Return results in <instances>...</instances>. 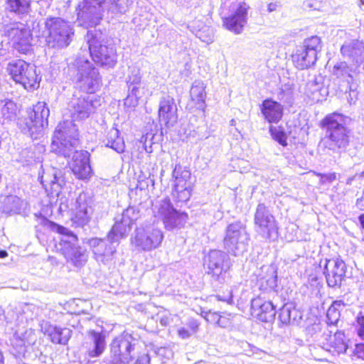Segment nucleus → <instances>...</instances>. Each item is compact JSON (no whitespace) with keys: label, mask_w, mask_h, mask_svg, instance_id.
I'll use <instances>...</instances> for the list:
<instances>
[{"label":"nucleus","mask_w":364,"mask_h":364,"mask_svg":"<svg viewBox=\"0 0 364 364\" xmlns=\"http://www.w3.org/2000/svg\"><path fill=\"white\" fill-rule=\"evenodd\" d=\"M324 348L333 355L345 353L348 349V344L344 333L336 331L333 336H329Z\"/></svg>","instance_id":"36"},{"label":"nucleus","mask_w":364,"mask_h":364,"mask_svg":"<svg viewBox=\"0 0 364 364\" xmlns=\"http://www.w3.org/2000/svg\"><path fill=\"white\" fill-rule=\"evenodd\" d=\"M27 208V202L16 196H8L0 200V210L9 215L25 214Z\"/></svg>","instance_id":"32"},{"label":"nucleus","mask_w":364,"mask_h":364,"mask_svg":"<svg viewBox=\"0 0 364 364\" xmlns=\"http://www.w3.org/2000/svg\"><path fill=\"white\" fill-rule=\"evenodd\" d=\"M76 12L79 24L85 27L98 25L106 14L100 0H81Z\"/></svg>","instance_id":"11"},{"label":"nucleus","mask_w":364,"mask_h":364,"mask_svg":"<svg viewBox=\"0 0 364 364\" xmlns=\"http://www.w3.org/2000/svg\"><path fill=\"white\" fill-rule=\"evenodd\" d=\"M279 318L285 324H299L302 314L293 304L286 303L280 309Z\"/></svg>","instance_id":"37"},{"label":"nucleus","mask_w":364,"mask_h":364,"mask_svg":"<svg viewBox=\"0 0 364 364\" xmlns=\"http://www.w3.org/2000/svg\"><path fill=\"white\" fill-rule=\"evenodd\" d=\"M344 58L355 63L364 61V43L358 40L346 42L341 48Z\"/></svg>","instance_id":"33"},{"label":"nucleus","mask_w":364,"mask_h":364,"mask_svg":"<svg viewBox=\"0 0 364 364\" xmlns=\"http://www.w3.org/2000/svg\"><path fill=\"white\" fill-rule=\"evenodd\" d=\"M78 144V129L72 121L59 123L50 144L51 151L69 157Z\"/></svg>","instance_id":"3"},{"label":"nucleus","mask_w":364,"mask_h":364,"mask_svg":"<svg viewBox=\"0 0 364 364\" xmlns=\"http://www.w3.org/2000/svg\"><path fill=\"white\" fill-rule=\"evenodd\" d=\"M265 297H253L251 300L252 314L262 321L268 322L274 318L276 306Z\"/></svg>","instance_id":"26"},{"label":"nucleus","mask_w":364,"mask_h":364,"mask_svg":"<svg viewBox=\"0 0 364 364\" xmlns=\"http://www.w3.org/2000/svg\"><path fill=\"white\" fill-rule=\"evenodd\" d=\"M87 340L83 344L85 354L90 358L100 357L104 353L106 348L105 335L101 332L92 330L89 331Z\"/></svg>","instance_id":"28"},{"label":"nucleus","mask_w":364,"mask_h":364,"mask_svg":"<svg viewBox=\"0 0 364 364\" xmlns=\"http://www.w3.org/2000/svg\"><path fill=\"white\" fill-rule=\"evenodd\" d=\"M37 338L32 329L26 331L23 333H15L11 338L12 346L11 353L16 357L25 356L26 348L34 345Z\"/></svg>","instance_id":"27"},{"label":"nucleus","mask_w":364,"mask_h":364,"mask_svg":"<svg viewBox=\"0 0 364 364\" xmlns=\"http://www.w3.org/2000/svg\"><path fill=\"white\" fill-rule=\"evenodd\" d=\"M205 84L201 80H195L190 90L192 101H193L198 109H203L206 97L205 92Z\"/></svg>","instance_id":"40"},{"label":"nucleus","mask_w":364,"mask_h":364,"mask_svg":"<svg viewBox=\"0 0 364 364\" xmlns=\"http://www.w3.org/2000/svg\"><path fill=\"white\" fill-rule=\"evenodd\" d=\"M77 69V84L84 94L92 95L102 86V77L98 70L84 57H79L75 61Z\"/></svg>","instance_id":"5"},{"label":"nucleus","mask_w":364,"mask_h":364,"mask_svg":"<svg viewBox=\"0 0 364 364\" xmlns=\"http://www.w3.org/2000/svg\"><path fill=\"white\" fill-rule=\"evenodd\" d=\"M196 36L201 41L210 44L214 41V33L213 30L208 26H203L201 29L198 30Z\"/></svg>","instance_id":"46"},{"label":"nucleus","mask_w":364,"mask_h":364,"mask_svg":"<svg viewBox=\"0 0 364 364\" xmlns=\"http://www.w3.org/2000/svg\"><path fill=\"white\" fill-rule=\"evenodd\" d=\"M164 238L161 230L153 225L139 228L135 230V235L132 243L140 250L149 251L158 247Z\"/></svg>","instance_id":"16"},{"label":"nucleus","mask_w":364,"mask_h":364,"mask_svg":"<svg viewBox=\"0 0 364 364\" xmlns=\"http://www.w3.org/2000/svg\"><path fill=\"white\" fill-rule=\"evenodd\" d=\"M20 156L21 161L22 162H26L28 164H31L33 161H35L34 153L30 149L23 150L20 154Z\"/></svg>","instance_id":"55"},{"label":"nucleus","mask_w":364,"mask_h":364,"mask_svg":"<svg viewBox=\"0 0 364 364\" xmlns=\"http://www.w3.org/2000/svg\"><path fill=\"white\" fill-rule=\"evenodd\" d=\"M340 310L334 306H330L326 313L327 323L328 325H336L339 321Z\"/></svg>","instance_id":"52"},{"label":"nucleus","mask_w":364,"mask_h":364,"mask_svg":"<svg viewBox=\"0 0 364 364\" xmlns=\"http://www.w3.org/2000/svg\"><path fill=\"white\" fill-rule=\"evenodd\" d=\"M204 317L207 321H215L219 326L223 328L226 327L229 322L226 318L220 316L217 313H211L210 311L205 313Z\"/></svg>","instance_id":"51"},{"label":"nucleus","mask_w":364,"mask_h":364,"mask_svg":"<svg viewBox=\"0 0 364 364\" xmlns=\"http://www.w3.org/2000/svg\"><path fill=\"white\" fill-rule=\"evenodd\" d=\"M136 91L134 88L129 90V94L124 99V106L130 109H134L139 105V98L137 97L138 93H136Z\"/></svg>","instance_id":"47"},{"label":"nucleus","mask_w":364,"mask_h":364,"mask_svg":"<svg viewBox=\"0 0 364 364\" xmlns=\"http://www.w3.org/2000/svg\"><path fill=\"white\" fill-rule=\"evenodd\" d=\"M173 176L175 178L174 185H181V186H190L188 180L191 178V173L189 171L186 169L181 170V167H176L173 171Z\"/></svg>","instance_id":"44"},{"label":"nucleus","mask_w":364,"mask_h":364,"mask_svg":"<svg viewBox=\"0 0 364 364\" xmlns=\"http://www.w3.org/2000/svg\"><path fill=\"white\" fill-rule=\"evenodd\" d=\"M228 255L221 250H211L204 258V269L210 275L213 280L223 283L225 276L229 269Z\"/></svg>","instance_id":"15"},{"label":"nucleus","mask_w":364,"mask_h":364,"mask_svg":"<svg viewBox=\"0 0 364 364\" xmlns=\"http://www.w3.org/2000/svg\"><path fill=\"white\" fill-rule=\"evenodd\" d=\"M44 26L43 36L48 47L60 49L70 45L74 30L68 21L60 17H48Z\"/></svg>","instance_id":"2"},{"label":"nucleus","mask_w":364,"mask_h":364,"mask_svg":"<svg viewBox=\"0 0 364 364\" xmlns=\"http://www.w3.org/2000/svg\"><path fill=\"white\" fill-rule=\"evenodd\" d=\"M39 178L41 184L48 193L53 196H59L63 187L65 184L61 170L54 167H48L43 169Z\"/></svg>","instance_id":"20"},{"label":"nucleus","mask_w":364,"mask_h":364,"mask_svg":"<svg viewBox=\"0 0 364 364\" xmlns=\"http://www.w3.org/2000/svg\"><path fill=\"white\" fill-rule=\"evenodd\" d=\"M357 334L360 339H364V309H361L356 316Z\"/></svg>","instance_id":"53"},{"label":"nucleus","mask_w":364,"mask_h":364,"mask_svg":"<svg viewBox=\"0 0 364 364\" xmlns=\"http://www.w3.org/2000/svg\"><path fill=\"white\" fill-rule=\"evenodd\" d=\"M347 267L344 261L340 258L326 259L323 274L326 282L330 287H340L346 278Z\"/></svg>","instance_id":"19"},{"label":"nucleus","mask_w":364,"mask_h":364,"mask_svg":"<svg viewBox=\"0 0 364 364\" xmlns=\"http://www.w3.org/2000/svg\"><path fill=\"white\" fill-rule=\"evenodd\" d=\"M318 0H306L303 3V6L305 9H318L316 6Z\"/></svg>","instance_id":"61"},{"label":"nucleus","mask_w":364,"mask_h":364,"mask_svg":"<svg viewBox=\"0 0 364 364\" xmlns=\"http://www.w3.org/2000/svg\"><path fill=\"white\" fill-rule=\"evenodd\" d=\"M39 326L41 331L48 336L53 343L65 345L71 337L72 331L68 328L53 326L49 321L44 320L39 322Z\"/></svg>","instance_id":"25"},{"label":"nucleus","mask_w":364,"mask_h":364,"mask_svg":"<svg viewBox=\"0 0 364 364\" xmlns=\"http://www.w3.org/2000/svg\"><path fill=\"white\" fill-rule=\"evenodd\" d=\"M105 13L113 17L118 14H124L129 6V0H100Z\"/></svg>","instance_id":"38"},{"label":"nucleus","mask_w":364,"mask_h":364,"mask_svg":"<svg viewBox=\"0 0 364 364\" xmlns=\"http://www.w3.org/2000/svg\"><path fill=\"white\" fill-rule=\"evenodd\" d=\"M49 114L50 110L46 102H38L32 109L28 111V118L24 120L25 127H21L22 131L32 137L41 134L43 127L48 125Z\"/></svg>","instance_id":"14"},{"label":"nucleus","mask_w":364,"mask_h":364,"mask_svg":"<svg viewBox=\"0 0 364 364\" xmlns=\"http://www.w3.org/2000/svg\"><path fill=\"white\" fill-rule=\"evenodd\" d=\"M133 355H127L119 353H109V356L106 358V364H130L133 360Z\"/></svg>","instance_id":"43"},{"label":"nucleus","mask_w":364,"mask_h":364,"mask_svg":"<svg viewBox=\"0 0 364 364\" xmlns=\"http://www.w3.org/2000/svg\"><path fill=\"white\" fill-rule=\"evenodd\" d=\"M6 35L13 47L18 52L27 53L31 46L32 35L31 30L23 23L13 25L6 31Z\"/></svg>","instance_id":"17"},{"label":"nucleus","mask_w":364,"mask_h":364,"mask_svg":"<svg viewBox=\"0 0 364 364\" xmlns=\"http://www.w3.org/2000/svg\"><path fill=\"white\" fill-rule=\"evenodd\" d=\"M105 142L106 146L112 148L117 153L124 151L125 144L124 139L119 136V130L114 127H112L107 132Z\"/></svg>","instance_id":"39"},{"label":"nucleus","mask_w":364,"mask_h":364,"mask_svg":"<svg viewBox=\"0 0 364 364\" xmlns=\"http://www.w3.org/2000/svg\"><path fill=\"white\" fill-rule=\"evenodd\" d=\"M234 297H218V301L226 302L228 305H232L234 304Z\"/></svg>","instance_id":"63"},{"label":"nucleus","mask_w":364,"mask_h":364,"mask_svg":"<svg viewBox=\"0 0 364 364\" xmlns=\"http://www.w3.org/2000/svg\"><path fill=\"white\" fill-rule=\"evenodd\" d=\"M57 232L60 234L57 249L64 255L68 262L75 267L83 265L87 260L85 250L78 245V239L70 230L63 226H57Z\"/></svg>","instance_id":"4"},{"label":"nucleus","mask_w":364,"mask_h":364,"mask_svg":"<svg viewBox=\"0 0 364 364\" xmlns=\"http://www.w3.org/2000/svg\"><path fill=\"white\" fill-rule=\"evenodd\" d=\"M141 83L139 71L134 70L132 72V74L128 76L127 84L129 90H132V87L140 85Z\"/></svg>","instance_id":"54"},{"label":"nucleus","mask_w":364,"mask_h":364,"mask_svg":"<svg viewBox=\"0 0 364 364\" xmlns=\"http://www.w3.org/2000/svg\"><path fill=\"white\" fill-rule=\"evenodd\" d=\"M101 105L100 99L89 94L75 92L69 102L68 108L73 121L87 119Z\"/></svg>","instance_id":"9"},{"label":"nucleus","mask_w":364,"mask_h":364,"mask_svg":"<svg viewBox=\"0 0 364 364\" xmlns=\"http://www.w3.org/2000/svg\"><path fill=\"white\" fill-rule=\"evenodd\" d=\"M159 119L166 127H173L178 121L177 107L174 99L168 95L164 97L159 102Z\"/></svg>","instance_id":"24"},{"label":"nucleus","mask_w":364,"mask_h":364,"mask_svg":"<svg viewBox=\"0 0 364 364\" xmlns=\"http://www.w3.org/2000/svg\"><path fill=\"white\" fill-rule=\"evenodd\" d=\"M362 340L364 341V339ZM354 352L358 358L364 360V342L357 343Z\"/></svg>","instance_id":"57"},{"label":"nucleus","mask_w":364,"mask_h":364,"mask_svg":"<svg viewBox=\"0 0 364 364\" xmlns=\"http://www.w3.org/2000/svg\"><path fill=\"white\" fill-rule=\"evenodd\" d=\"M150 358L148 355H143L137 358L134 364H149Z\"/></svg>","instance_id":"62"},{"label":"nucleus","mask_w":364,"mask_h":364,"mask_svg":"<svg viewBox=\"0 0 364 364\" xmlns=\"http://www.w3.org/2000/svg\"><path fill=\"white\" fill-rule=\"evenodd\" d=\"M269 132L273 139L277 141L281 145L286 146L287 144L286 134L280 127L271 126L269 127Z\"/></svg>","instance_id":"48"},{"label":"nucleus","mask_w":364,"mask_h":364,"mask_svg":"<svg viewBox=\"0 0 364 364\" xmlns=\"http://www.w3.org/2000/svg\"><path fill=\"white\" fill-rule=\"evenodd\" d=\"M188 326L190 328V331L193 333H195L198 331L199 328V323L197 320L191 318L188 322Z\"/></svg>","instance_id":"58"},{"label":"nucleus","mask_w":364,"mask_h":364,"mask_svg":"<svg viewBox=\"0 0 364 364\" xmlns=\"http://www.w3.org/2000/svg\"><path fill=\"white\" fill-rule=\"evenodd\" d=\"M101 36L88 31L87 41L92 60L102 67L113 68L117 63V53L113 46L102 43Z\"/></svg>","instance_id":"8"},{"label":"nucleus","mask_w":364,"mask_h":364,"mask_svg":"<svg viewBox=\"0 0 364 364\" xmlns=\"http://www.w3.org/2000/svg\"><path fill=\"white\" fill-rule=\"evenodd\" d=\"M319 176H321V183L332 182L333 181L336 180V175L335 173L328 174H319Z\"/></svg>","instance_id":"60"},{"label":"nucleus","mask_w":364,"mask_h":364,"mask_svg":"<svg viewBox=\"0 0 364 364\" xmlns=\"http://www.w3.org/2000/svg\"><path fill=\"white\" fill-rule=\"evenodd\" d=\"M332 75L340 82H346L350 85L353 80L352 69L346 62L337 63L333 68Z\"/></svg>","instance_id":"41"},{"label":"nucleus","mask_w":364,"mask_h":364,"mask_svg":"<svg viewBox=\"0 0 364 364\" xmlns=\"http://www.w3.org/2000/svg\"><path fill=\"white\" fill-rule=\"evenodd\" d=\"M321 48V38L317 36L305 39L303 46L292 55L294 64L299 70L310 68L316 63L317 54Z\"/></svg>","instance_id":"10"},{"label":"nucleus","mask_w":364,"mask_h":364,"mask_svg":"<svg viewBox=\"0 0 364 364\" xmlns=\"http://www.w3.org/2000/svg\"><path fill=\"white\" fill-rule=\"evenodd\" d=\"M92 198L86 193L79 194L70 208L72 220L79 226L86 225L90 219L92 213Z\"/></svg>","instance_id":"18"},{"label":"nucleus","mask_w":364,"mask_h":364,"mask_svg":"<svg viewBox=\"0 0 364 364\" xmlns=\"http://www.w3.org/2000/svg\"><path fill=\"white\" fill-rule=\"evenodd\" d=\"M249 240L245 225L241 222H235L226 228L223 247L228 253L239 256L247 250Z\"/></svg>","instance_id":"6"},{"label":"nucleus","mask_w":364,"mask_h":364,"mask_svg":"<svg viewBox=\"0 0 364 364\" xmlns=\"http://www.w3.org/2000/svg\"><path fill=\"white\" fill-rule=\"evenodd\" d=\"M72 170L80 179H87L92 175L90 165V153L87 151H75L73 156Z\"/></svg>","instance_id":"29"},{"label":"nucleus","mask_w":364,"mask_h":364,"mask_svg":"<svg viewBox=\"0 0 364 364\" xmlns=\"http://www.w3.org/2000/svg\"><path fill=\"white\" fill-rule=\"evenodd\" d=\"M178 335L182 339H187L191 337L192 333L184 327L178 329Z\"/></svg>","instance_id":"59"},{"label":"nucleus","mask_w":364,"mask_h":364,"mask_svg":"<svg viewBox=\"0 0 364 364\" xmlns=\"http://www.w3.org/2000/svg\"><path fill=\"white\" fill-rule=\"evenodd\" d=\"M16 105L11 100L6 101L1 107V114L4 119L12 120L16 114Z\"/></svg>","instance_id":"45"},{"label":"nucleus","mask_w":364,"mask_h":364,"mask_svg":"<svg viewBox=\"0 0 364 364\" xmlns=\"http://www.w3.org/2000/svg\"><path fill=\"white\" fill-rule=\"evenodd\" d=\"M261 112L269 123H278L283 116V106L271 99L262 102Z\"/></svg>","instance_id":"34"},{"label":"nucleus","mask_w":364,"mask_h":364,"mask_svg":"<svg viewBox=\"0 0 364 364\" xmlns=\"http://www.w3.org/2000/svg\"><path fill=\"white\" fill-rule=\"evenodd\" d=\"M156 307L152 303L140 304L136 306V309L144 312L145 314L150 316L151 318L159 321L161 325L164 327L167 326L171 320H173L171 314L166 310L161 309L159 310L155 317L154 316V311Z\"/></svg>","instance_id":"35"},{"label":"nucleus","mask_w":364,"mask_h":364,"mask_svg":"<svg viewBox=\"0 0 364 364\" xmlns=\"http://www.w3.org/2000/svg\"><path fill=\"white\" fill-rule=\"evenodd\" d=\"M132 88H134V90H136V93H138L137 97L139 99H141L143 97H148L151 95V92L149 90L145 83H141L140 84V85L133 87Z\"/></svg>","instance_id":"56"},{"label":"nucleus","mask_w":364,"mask_h":364,"mask_svg":"<svg viewBox=\"0 0 364 364\" xmlns=\"http://www.w3.org/2000/svg\"><path fill=\"white\" fill-rule=\"evenodd\" d=\"M8 70L12 79L22 85L26 90H34L39 87L41 78L33 65L23 60H12L8 65Z\"/></svg>","instance_id":"7"},{"label":"nucleus","mask_w":364,"mask_h":364,"mask_svg":"<svg viewBox=\"0 0 364 364\" xmlns=\"http://www.w3.org/2000/svg\"><path fill=\"white\" fill-rule=\"evenodd\" d=\"M136 219L135 210L133 208L126 209L120 220H117L112 230L108 233V238L112 242L118 245L119 240L125 237L132 228V225Z\"/></svg>","instance_id":"21"},{"label":"nucleus","mask_w":364,"mask_h":364,"mask_svg":"<svg viewBox=\"0 0 364 364\" xmlns=\"http://www.w3.org/2000/svg\"><path fill=\"white\" fill-rule=\"evenodd\" d=\"M345 306L344 303L343 301L341 300H338V301H335L333 302L331 306H334V308L336 309H339V310L341 311L342 309V308Z\"/></svg>","instance_id":"64"},{"label":"nucleus","mask_w":364,"mask_h":364,"mask_svg":"<svg viewBox=\"0 0 364 364\" xmlns=\"http://www.w3.org/2000/svg\"><path fill=\"white\" fill-rule=\"evenodd\" d=\"M88 243L92 250L95 259L105 264L112 259L117 245L115 242L110 241L108 236L107 239L92 238Z\"/></svg>","instance_id":"22"},{"label":"nucleus","mask_w":364,"mask_h":364,"mask_svg":"<svg viewBox=\"0 0 364 364\" xmlns=\"http://www.w3.org/2000/svg\"><path fill=\"white\" fill-rule=\"evenodd\" d=\"M175 192L177 194L176 198L180 201H186L190 198L191 189L190 186H181V185H174Z\"/></svg>","instance_id":"49"},{"label":"nucleus","mask_w":364,"mask_h":364,"mask_svg":"<svg viewBox=\"0 0 364 364\" xmlns=\"http://www.w3.org/2000/svg\"><path fill=\"white\" fill-rule=\"evenodd\" d=\"M247 14L245 5H240L234 14L223 18V25L231 32L239 34L247 23Z\"/></svg>","instance_id":"30"},{"label":"nucleus","mask_w":364,"mask_h":364,"mask_svg":"<svg viewBox=\"0 0 364 364\" xmlns=\"http://www.w3.org/2000/svg\"><path fill=\"white\" fill-rule=\"evenodd\" d=\"M255 276L258 289L264 294H270V291L276 287L277 267L273 264L263 265L256 271Z\"/></svg>","instance_id":"23"},{"label":"nucleus","mask_w":364,"mask_h":364,"mask_svg":"<svg viewBox=\"0 0 364 364\" xmlns=\"http://www.w3.org/2000/svg\"><path fill=\"white\" fill-rule=\"evenodd\" d=\"M346 119L345 116L336 112L327 115L323 119L322 127L326 129L323 143L326 148L336 151L347 147L349 144V130L346 127Z\"/></svg>","instance_id":"1"},{"label":"nucleus","mask_w":364,"mask_h":364,"mask_svg":"<svg viewBox=\"0 0 364 364\" xmlns=\"http://www.w3.org/2000/svg\"><path fill=\"white\" fill-rule=\"evenodd\" d=\"M321 331V326L319 320L316 318L313 323L308 322L306 326V333L308 336L314 337L319 333Z\"/></svg>","instance_id":"50"},{"label":"nucleus","mask_w":364,"mask_h":364,"mask_svg":"<svg viewBox=\"0 0 364 364\" xmlns=\"http://www.w3.org/2000/svg\"><path fill=\"white\" fill-rule=\"evenodd\" d=\"M254 223L255 232L262 238L270 240L277 237L276 220L264 204L259 203L257 206Z\"/></svg>","instance_id":"13"},{"label":"nucleus","mask_w":364,"mask_h":364,"mask_svg":"<svg viewBox=\"0 0 364 364\" xmlns=\"http://www.w3.org/2000/svg\"><path fill=\"white\" fill-rule=\"evenodd\" d=\"M9 10L17 14L28 13L31 0H6Z\"/></svg>","instance_id":"42"},{"label":"nucleus","mask_w":364,"mask_h":364,"mask_svg":"<svg viewBox=\"0 0 364 364\" xmlns=\"http://www.w3.org/2000/svg\"><path fill=\"white\" fill-rule=\"evenodd\" d=\"M154 213L156 217L161 218L168 230L183 227L188 219L186 213L178 212L173 208L168 198L156 202L154 206Z\"/></svg>","instance_id":"12"},{"label":"nucleus","mask_w":364,"mask_h":364,"mask_svg":"<svg viewBox=\"0 0 364 364\" xmlns=\"http://www.w3.org/2000/svg\"><path fill=\"white\" fill-rule=\"evenodd\" d=\"M138 341L128 333H123L116 337L110 345V350L114 353L132 355Z\"/></svg>","instance_id":"31"}]
</instances>
